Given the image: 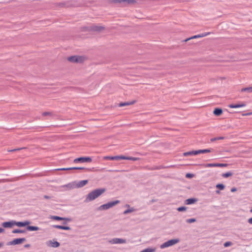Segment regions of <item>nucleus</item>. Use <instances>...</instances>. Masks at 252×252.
<instances>
[{"label":"nucleus","instance_id":"1","mask_svg":"<svg viewBox=\"0 0 252 252\" xmlns=\"http://www.w3.org/2000/svg\"><path fill=\"white\" fill-rule=\"evenodd\" d=\"M105 191V190L104 189H97L96 190H93L88 194L86 199V201L89 202L90 201L94 200L102 194Z\"/></svg>","mask_w":252,"mask_h":252},{"label":"nucleus","instance_id":"2","mask_svg":"<svg viewBox=\"0 0 252 252\" xmlns=\"http://www.w3.org/2000/svg\"><path fill=\"white\" fill-rule=\"evenodd\" d=\"M85 57L80 56H73L67 58V60L70 63H82L85 61Z\"/></svg>","mask_w":252,"mask_h":252},{"label":"nucleus","instance_id":"3","mask_svg":"<svg viewBox=\"0 0 252 252\" xmlns=\"http://www.w3.org/2000/svg\"><path fill=\"white\" fill-rule=\"evenodd\" d=\"M119 200H116L115 201L110 202L107 204H104L103 205H100L98 208L99 210H106L109 208L114 206L116 204L119 203Z\"/></svg>","mask_w":252,"mask_h":252},{"label":"nucleus","instance_id":"4","mask_svg":"<svg viewBox=\"0 0 252 252\" xmlns=\"http://www.w3.org/2000/svg\"><path fill=\"white\" fill-rule=\"evenodd\" d=\"M179 242V240L178 239H174L170 240L165 243H164L163 244H162L160 246L161 249H164L165 248L168 247L169 246H171L174 244H177Z\"/></svg>","mask_w":252,"mask_h":252},{"label":"nucleus","instance_id":"5","mask_svg":"<svg viewBox=\"0 0 252 252\" xmlns=\"http://www.w3.org/2000/svg\"><path fill=\"white\" fill-rule=\"evenodd\" d=\"M92 161V159L90 157H80L78 158H76L74 160V163H78L79 162H91Z\"/></svg>","mask_w":252,"mask_h":252},{"label":"nucleus","instance_id":"6","mask_svg":"<svg viewBox=\"0 0 252 252\" xmlns=\"http://www.w3.org/2000/svg\"><path fill=\"white\" fill-rule=\"evenodd\" d=\"M211 34V32H204V33H202L201 34H197V35H194L191 37H189L188 38H187L185 40V42H187V41H189V40H190V39H194V38H202V37H204L205 36H207V35H209Z\"/></svg>","mask_w":252,"mask_h":252},{"label":"nucleus","instance_id":"7","mask_svg":"<svg viewBox=\"0 0 252 252\" xmlns=\"http://www.w3.org/2000/svg\"><path fill=\"white\" fill-rule=\"evenodd\" d=\"M204 167H226L227 166V164L223 163H208L202 165Z\"/></svg>","mask_w":252,"mask_h":252},{"label":"nucleus","instance_id":"8","mask_svg":"<svg viewBox=\"0 0 252 252\" xmlns=\"http://www.w3.org/2000/svg\"><path fill=\"white\" fill-rule=\"evenodd\" d=\"M110 243L112 244H125L126 240L121 238H114L110 241Z\"/></svg>","mask_w":252,"mask_h":252},{"label":"nucleus","instance_id":"9","mask_svg":"<svg viewBox=\"0 0 252 252\" xmlns=\"http://www.w3.org/2000/svg\"><path fill=\"white\" fill-rule=\"evenodd\" d=\"M25 240L24 238H17L15 239H14L12 241L10 242L9 244V245H17L18 244H21L23 242V241Z\"/></svg>","mask_w":252,"mask_h":252},{"label":"nucleus","instance_id":"10","mask_svg":"<svg viewBox=\"0 0 252 252\" xmlns=\"http://www.w3.org/2000/svg\"><path fill=\"white\" fill-rule=\"evenodd\" d=\"M245 106H246V104L244 102H241L239 104H232L229 105V106H228V107L230 108H237L243 107H245Z\"/></svg>","mask_w":252,"mask_h":252},{"label":"nucleus","instance_id":"11","mask_svg":"<svg viewBox=\"0 0 252 252\" xmlns=\"http://www.w3.org/2000/svg\"><path fill=\"white\" fill-rule=\"evenodd\" d=\"M14 225V221L4 222L2 223V226L5 228H11Z\"/></svg>","mask_w":252,"mask_h":252},{"label":"nucleus","instance_id":"12","mask_svg":"<svg viewBox=\"0 0 252 252\" xmlns=\"http://www.w3.org/2000/svg\"><path fill=\"white\" fill-rule=\"evenodd\" d=\"M104 29V27L97 25H94L91 28V30L94 32H100L103 30Z\"/></svg>","mask_w":252,"mask_h":252},{"label":"nucleus","instance_id":"13","mask_svg":"<svg viewBox=\"0 0 252 252\" xmlns=\"http://www.w3.org/2000/svg\"><path fill=\"white\" fill-rule=\"evenodd\" d=\"M30 222L29 221H25L24 222H16L15 221V225L18 227H23L29 225Z\"/></svg>","mask_w":252,"mask_h":252},{"label":"nucleus","instance_id":"14","mask_svg":"<svg viewBox=\"0 0 252 252\" xmlns=\"http://www.w3.org/2000/svg\"><path fill=\"white\" fill-rule=\"evenodd\" d=\"M85 168L84 167H70V168H61L59 169V170H62V171H67V170H83Z\"/></svg>","mask_w":252,"mask_h":252},{"label":"nucleus","instance_id":"15","mask_svg":"<svg viewBox=\"0 0 252 252\" xmlns=\"http://www.w3.org/2000/svg\"><path fill=\"white\" fill-rule=\"evenodd\" d=\"M196 155H197L196 151H189L183 153V156L185 157L193 156Z\"/></svg>","mask_w":252,"mask_h":252},{"label":"nucleus","instance_id":"16","mask_svg":"<svg viewBox=\"0 0 252 252\" xmlns=\"http://www.w3.org/2000/svg\"><path fill=\"white\" fill-rule=\"evenodd\" d=\"M222 110L220 108H216L214 110V111H213L214 115H215L217 116H219L221 115L222 114Z\"/></svg>","mask_w":252,"mask_h":252},{"label":"nucleus","instance_id":"17","mask_svg":"<svg viewBox=\"0 0 252 252\" xmlns=\"http://www.w3.org/2000/svg\"><path fill=\"white\" fill-rule=\"evenodd\" d=\"M135 103V101H129L127 102H121L119 104V106L120 107H124L126 106H129L130 105H132Z\"/></svg>","mask_w":252,"mask_h":252},{"label":"nucleus","instance_id":"18","mask_svg":"<svg viewBox=\"0 0 252 252\" xmlns=\"http://www.w3.org/2000/svg\"><path fill=\"white\" fill-rule=\"evenodd\" d=\"M87 183L88 180H82L78 183L77 187L78 188H81L86 185Z\"/></svg>","mask_w":252,"mask_h":252},{"label":"nucleus","instance_id":"19","mask_svg":"<svg viewBox=\"0 0 252 252\" xmlns=\"http://www.w3.org/2000/svg\"><path fill=\"white\" fill-rule=\"evenodd\" d=\"M196 151V154H205L207 153H210L212 150L210 149H205V150H199Z\"/></svg>","mask_w":252,"mask_h":252},{"label":"nucleus","instance_id":"20","mask_svg":"<svg viewBox=\"0 0 252 252\" xmlns=\"http://www.w3.org/2000/svg\"><path fill=\"white\" fill-rule=\"evenodd\" d=\"M54 227L57 229H61L62 230H69L70 229L69 227L60 225H54Z\"/></svg>","mask_w":252,"mask_h":252},{"label":"nucleus","instance_id":"21","mask_svg":"<svg viewBox=\"0 0 252 252\" xmlns=\"http://www.w3.org/2000/svg\"><path fill=\"white\" fill-rule=\"evenodd\" d=\"M196 201V200L194 198L187 199L185 201L186 204H194Z\"/></svg>","mask_w":252,"mask_h":252},{"label":"nucleus","instance_id":"22","mask_svg":"<svg viewBox=\"0 0 252 252\" xmlns=\"http://www.w3.org/2000/svg\"><path fill=\"white\" fill-rule=\"evenodd\" d=\"M241 92H249L251 93L252 92V87H249L247 88H245L241 90Z\"/></svg>","mask_w":252,"mask_h":252},{"label":"nucleus","instance_id":"23","mask_svg":"<svg viewBox=\"0 0 252 252\" xmlns=\"http://www.w3.org/2000/svg\"><path fill=\"white\" fill-rule=\"evenodd\" d=\"M27 230L29 231H37L39 230V228L37 226H29L27 227Z\"/></svg>","mask_w":252,"mask_h":252},{"label":"nucleus","instance_id":"24","mask_svg":"<svg viewBox=\"0 0 252 252\" xmlns=\"http://www.w3.org/2000/svg\"><path fill=\"white\" fill-rule=\"evenodd\" d=\"M139 159V158H138L125 156V160H132V161H137Z\"/></svg>","mask_w":252,"mask_h":252},{"label":"nucleus","instance_id":"25","mask_svg":"<svg viewBox=\"0 0 252 252\" xmlns=\"http://www.w3.org/2000/svg\"><path fill=\"white\" fill-rule=\"evenodd\" d=\"M125 156H114V160H125Z\"/></svg>","mask_w":252,"mask_h":252},{"label":"nucleus","instance_id":"26","mask_svg":"<svg viewBox=\"0 0 252 252\" xmlns=\"http://www.w3.org/2000/svg\"><path fill=\"white\" fill-rule=\"evenodd\" d=\"M123 2H126L129 4H134L137 3L136 0H124Z\"/></svg>","mask_w":252,"mask_h":252},{"label":"nucleus","instance_id":"27","mask_svg":"<svg viewBox=\"0 0 252 252\" xmlns=\"http://www.w3.org/2000/svg\"><path fill=\"white\" fill-rule=\"evenodd\" d=\"M155 248H146L140 252H154Z\"/></svg>","mask_w":252,"mask_h":252},{"label":"nucleus","instance_id":"28","mask_svg":"<svg viewBox=\"0 0 252 252\" xmlns=\"http://www.w3.org/2000/svg\"><path fill=\"white\" fill-rule=\"evenodd\" d=\"M232 175H233V173L232 172H226L225 173H223L222 175V176L223 178H228V177L231 176Z\"/></svg>","mask_w":252,"mask_h":252},{"label":"nucleus","instance_id":"29","mask_svg":"<svg viewBox=\"0 0 252 252\" xmlns=\"http://www.w3.org/2000/svg\"><path fill=\"white\" fill-rule=\"evenodd\" d=\"M50 243L51 244V247L53 248H57L59 247L60 246V243L57 242H50Z\"/></svg>","mask_w":252,"mask_h":252},{"label":"nucleus","instance_id":"30","mask_svg":"<svg viewBox=\"0 0 252 252\" xmlns=\"http://www.w3.org/2000/svg\"><path fill=\"white\" fill-rule=\"evenodd\" d=\"M216 188L220 189L221 190H223L224 189V186L222 184H218L216 185Z\"/></svg>","mask_w":252,"mask_h":252},{"label":"nucleus","instance_id":"31","mask_svg":"<svg viewBox=\"0 0 252 252\" xmlns=\"http://www.w3.org/2000/svg\"><path fill=\"white\" fill-rule=\"evenodd\" d=\"M104 160H114V156H105L103 157Z\"/></svg>","mask_w":252,"mask_h":252},{"label":"nucleus","instance_id":"32","mask_svg":"<svg viewBox=\"0 0 252 252\" xmlns=\"http://www.w3.org/2000/svg\"><path fill=\"white\" fill-rule=\"evenodd\" d=\"M52 219H53L54 220H65V218H61L59 216H54L52 217Z\"/></svg>","mask_w":252,"mask_h":252},{"label":"nucleus","instance_id":"33","mask_svg":"<svg viewBox=\"0 0 252 252\" xmlns=\"http://www.w3.org/2000/svg\"><path fill=\"white\" fill-rule=\"evenodd\" d=\"M223 139H224L223 137L220 136V137H218L214 138L212 139H211V141H217V140H222Z\"/></svg>","mask_w":252,"mask_h":252},{"label":"nucleus","instance_id":"34","mask_svg":"<svg viewBox=\"0 0 252 252\" xmlns=\"http://www.w3.org/2000/svg\"><path fill=\"white\" fill-rule=\"evenodd\" d=\"M24 232V231L21 229H14L12 231L13 233H22Z\"/></svg>","mask_w":252,"mask_h":252},{"label":"nucleus","instance_id":"35","mask_svg":"<svg viewBox=\"0 0 252 252\" xmlns=\"http://www.w3.org/2000/svg\"><path fill=\"white\" fill-rule=\"evenodd\" d=\"M123 0H111V2L114 3H121L123 2Z\"/></svg>","mask_w":252,"mask_h":252},{"label":"nucleus","instance_id":"36","mask_svg":"<svg viewBox=\"0 0 252 252\" xmlns=\"http://www.w3.org/2000/svg\"><path fill=\"white\" fill-rule=\"evenodd\" d=\"M134 210H135L133 208L129 209L128 210H126L124 212V214H128V213H131V212H132L133 211H134Z\"/></svg>","mask_w":252,"mask_h":252},{"label":"nucleus","instance_id":"37","mask_svg":"<svg viewBox=\"0 0 252 252\" xmlns=\"http://www.w3.org/2000/svg\"><path fill=\"white\" fill-rule=\"evenodd\" d=\"M26 149V147H23V148H18V149H13V150H9V151H8V152H14V151H20L22 149Z\"/></svg>","mask_w":252,"mask_h":252},{"label":"nucleus","instance_id":"38","mask_svg":"<svg viewBox=\"0 0 252 252\" xmlns=\"http://www.w3.org/2000/svg\"><path fill=\"white\" fill-rule=\"evenodd\" d=\"M52 113L50 112H45L43 113L42 116H51Z\"/></svg>","mask_w":252,"mask_h":252},{"label":"nucleus","instance_id":"39","mask_svg":"<svg viewBox=\"0 0 252 252\" xmlns=\"http://www.w3.org/2000/svg\"><path fill=\"white\" fill-rule=\"evenodd\" d=\"M232 245V243L230 242H226L224 243L223 246L224 247H227Z\"/></svg>","mask_w":252,"mask_h":252},{"label":"nucleus","instance_id":"40","mask_svg":"<svg viewBox=\"0 0 252 252\" xmlns=\"http://www.w3.org/2000/svg\"><path fill=\"white\" fill-rule=\"evenodd\" d=\"M187 222L188 223H192L195 221V220L194 219H189L188 220H187Z\"/></svg>","mask_w":252,"mask_h":252},{"label":"nucleus","instance_id":"41","mask_svg":"<svg viewBox=\"0 0 252 252\" xmlns=\"http://www.w3.org/2000/svg\"><path fill=\"white\" fill-rule=\"evenodd\" d=\"M177 210L179 211H183L186 210V208L185 207H181L177 209Z\"/></svg>","mask_w":252,"mask_h":252},{"label":"nucleus","instance_id":"42","mask_svg":"<svg viewBox=\"0 0 252 252\" xmlns=\"http://www.w3.org/2000/svg\"><path fill=\"white\" fill-rule=\"evenodd\" d=\"M252 115V112L248 113L243 114V116H250Z\"/></svg>","mask_w":252,"mask_h":252},{"label":"nucleus","instance_id":"43","mask_svg":"<svg viewBox=\"0 0 252 252\" xmlns=\"http://www.w3.org/2000/svg\"><path fill=\"white\" fill-rule=\"evenodd\" d=\"M230 190H231L232 192H235L237 190V189L235 188H233Z\"/></svg>","mask_w":252,"mask_h":252},{"label":"nucleus","instance_id":"44","mask_svg":"<svg viewBox=\"0 0 252 252\" xmlns=\"http://www.w3.org/2000/svg\"><path fill=\"white\" fill-rule=\"evenodd\" d=\"M248 222L250 224H252V218L248 220Z\"/></svg>","mask_w":252,"mask_h":252},{"label":"nucleus","instance_id":"45","mask_svg":"<svg viewBox=\"0 0 252 252\" xmlns=\"http://www.w3.org/2000/svg\"><path fill=\"white\" fill-rule=\"evenodd\" d=\"M186 177H191L192 176L190 174H187Z\"/></svg>","mask_w":252,"mask_h":252},{"label":"nucleus","instance_id":"46","mask_svg":"<svg viewBox=\"0 0 252 252\" xmlns=\"http://www.w3.org/2000/svg\"><path fill=\"white\" fill-rule=\"evenodd\" d=\"M4 231V229L3 228H0V233H2Z\"/></svg>","mask_w":252,"mask_h":252},{"label":"nucleus","instance_id":"47","mask_svg":"<svg viewBox=\"0 0 252 252\" xmlns=\"http://www.w3.org/2000/svg\"><path fill=\"white\" fill-rule=\"evenodd\" d=\"M3 246V243H0V248Z\"/></svg>","mask_w":252,"mask_h":252},{"label":"nucleus","instance_id":"48","mask_svg":"<svg viewBox=\"0 0 252 252\" xmlns=\"http://www.w3.org/2000/svg\"><path fill=\"white\" fill-rule=\"evenodd\" d=\"M44 197H45V198H49L48 196H46V195L44 196Z\"/></svg>","mask_w":252,"mask_h":252},{"label":"nucleus","instance_id":"49","mask_svg":"<svg viewBox=\"0 0 252 252\" xmlns=\"http://www.w3.org/2000/svg\"><path fill=\"white\" fill-rule=\"evenodd\" d=\"M250 212L252 213V209L250 210Z\"/></svg>","mask_w":252,"mask_h":252},{"label":"nucleus","instance_id":"50","mask_svg":"<svg viewBox=\"0 0 252 252\" xmlns=\"http://www.w3.org/2000/svg\"><path fill=\"white\" fill-rule=\"evenodd\" d=\"M26 247H28V245H26Z\"/></svg>","mask_w":252,"mask_h":252}]
</instances>
